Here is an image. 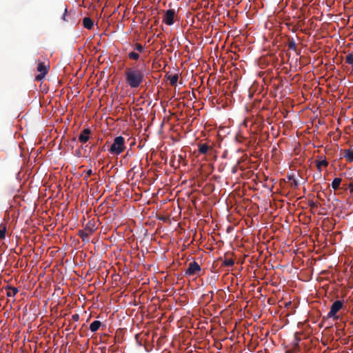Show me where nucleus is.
<instances>
[{"label": "nucleus", "mask_w": 353, "mask_h": 353, "mask_svg": "<svg viewBox=\"0 0 353 353\" xmlns=\"http://www.w3.org/2000/svg\"><path fill=\"white\" fill-rule=\"evenodd\" d=\"M39 74L35 77V80L40 81L44 79L49 70V65L43 62H39L37 68Z\"/></svg>", "instance_id": "nucleus-4"}, {"label": "nucleus", "mask_w": 353, "mask_h": 353, "mask_svg": "<svg viewBox=\"0 0 353 353\" xmlns=\"http://www.w3.org/2000/svg\"><path fill=\"white\" fill-rule=\"evenodd\" d=\"M345 62L348 64H353V55L352 54L346 56Z\"/></svg>", "instance_id": "nucleus-20"}, {"label": "nucleus", "mask_w": 353, "mask_h": 353, "mask_svg": "<svg viewBox=\"0 0 353 353\" xmlns=\"http://www.w3.org/2000/svg\"><path fill=\"white\" fill-rule=\"evenodd\" d=\"M201 271L200 265L196 262H191L188 269L185 270V275L187 276H194L199 274Z\"/></svg>", "instance_id": "nucleus-5"}, {"label": "nucleus", "mask_w": 353, "mask_h": 353, "mask_svg": "<svg viewBox=\"0 0 353 353\" xmlns=\"http://www.w3.org/2000/svg\"><path fill=\"white\" fill-rule=\"evenodd\" d=\"M299 346L296 343L292 349L287 350L285 353H299Z\"/></svg>", "instance_id": "nucleus-17"}, {"label": "nucleus", "mask_w": 353, "mask_h": 353, "mask_svg": "<svg viewBox=\"0 0 353 353\" xmlns=\"http://www.w3.org/2000/svg\"><path fill=\"white\" fill-rule=\"evenodd\" d=\"M101 323L99 321H94L90 325V330L92 332H95L99 329V327H101Z\"/></svg>", "instance_id": "nucleus-11"}, {"label": "nucleus", "mask_w": 353, "mask_h": 353, "mask_svg": "<svg viewBox=\"0 0 353 353\" xmlns=\"http://www.w3.org/2000/svg\"><path fill=\"white\" fill-rule=\"evenodd\" d=\"M83 25L85 28L90 30L93 27V21L89 17H85L83 20Z\"/></svg>", "instance_id": "nucleus-10"}, {"label": "nucleus", "mask_w": 353, "mask_h": 353, "mask_svg": "<svg viewBox=\"0 0 353 353\" xmlns=\"http://www.w3.org/2000/svg\"><path fill=\"white\" fill-rule=\"evenodd\" d=\"M135 49L139 52H142L143 50V47L140 43H137L135 46Z\"/></svg>", "instance_id": "nucleus-21"}, {"label": "nucleus", "mask_w": 353, "mask_h": 353, "mask_svg": "<svg viewBox=\"0 0 353 353\" xmlns=\"http://www.w3.org/2000/svg\"><path fill=\"white\" fill-rule=\"evenodd\" d=\"M127 84L132 88L139 87L144 79V72L137 67L127 68L125 70Z\"/></svg>", "instance_id": "nucleus-1"}, {"label": "nucleus", "mask_w": 353, "mask_h": 353, "mask_svg": "<svg viewBox=\"0 0 353 353\" xmlns=\"http://www.w3.org/2000/svg\"><path fill=\"white\" fill-rule=\"evenodd\" d=\"M234 261L232 259H226L224 260L223 264L224 266L231 267L234 265Z\"/></svg>", "instance_id": "nucleus-18"}, {"label": "nucleus", "mask_w": 353, "mask_h": 353, "mask_svg": "<svg viewBox=\"0 0 353 353\" xmlns=\"http://www.w3.org/2000/svg\"><path fill=\"white\" fill-rule=\"evenodd\" d=\"M86 174H87V176H90V175H92V170H89L86 172Z\"/></svg>", "instance_id": "nucleus-22"}, {"label": "nucleus", "mask_w": 353, "mask_h": 353, "mask_svg": "<svg viewBox=\"0 0 353 353\" xmlns=\"http://www.w3.org/2000/svg\"><path fill=\"white\" fill-rule=\"evenodd\" d=\"M125 150V139L119 136L114 139L113 143L109 148V152L112 155H119Z\"/></svg>", "instance_id": "nucleus-2"}, {"label": "nucleus", "mask_w": 353, "mask_h": 353, "mask_svg": "<svg viewBox=\"0 0 353 353\" xmlns=\"http://www.w3.org/2000/svg\"><path fill=\"white\" fill-rule=\"evenodd\" d=\"M316 163L319 172H321L322 168H326L328 165V161L326 159H320L316 161Z\"/></svg>", "instance_id": "nucleus-8"}, {"label": "nucleus", "mask_w": 353, "mask_h": 353, "mask_svg": "<svg viewBox=\"0 0 353 353\" xmlns=\"http://www.w3.org/2000/svg\"><path fill=\"white\" fill-rule=\"evenodd\" d=\"M344 301L341 300L335 301L331 305L330 310L327 314V319H332L333 320H339V316L337 313L343 307Z\"/></svg>", "instance_id": "nucleus-3"}, {"label": "nucleus", "mask_w": 353, "mask_h": 353, "mask_svg": "<svg viewBox=\"0 0 353 353\" xmlns=\"http://www.w3.org/2000/svg\"><path fill=\"white\" fill-rule=\"evenodd\" d=\"M128 57L133 60H137L139 59V54L134 52H131L128 54Z\"/></svg>", "instance_id": "nucleus-19"}, {"label": "nucleus", "mask_w": 353, "mask_h": 353, "mask_svg": "<svg viewBox=\"0 0 353 353\" xmlns=\"http://www.w3.org/2000/svg\"><path fill=\"white\" fill-rule=\"evenodd\" d=\"M167 79L169 81L170 85H175L176 84V83H177L178 79H179V76L176 74H173V75H169L167 77Z\"/></svg>", "instance_id": "nucleus-12"}, {"label": "nucleus", "mask_w": 353, "mask_h": 353, "mask_svg": "<svg viewBox=\"0 0 353 353\" xmlns=\"http://www.w3.org/2000/svg\"><path fill=\"white\" fill-rule=\"evenodd\" d=\"M90 130L88 128L84 129L79 137V140L81 143H86L89 139H90Z\"/></svg>", "instance_id": "nucleus-7"}, {"label": "nucleus", "mask_w": 353, "mask_h": 353, "mask_svg": "<svg viewBox=\"0 0 353 353\" xmlns=\"http://www.w3.org/2000/svg\"><path fill=\"white\" fill-rule=\"evenodd\" d=\"M18 292V289L14 287H8L7 289L6 294L8 296H14Z\"/></svg>", "instance_id": "nucleus-14"}, {"label": "nucleus", "mask_w": 353, "mask_h": 353, "mask_svg": "<svg viewBox=\"0 0 353 353\" xmlns=\"http://www.w3.org/2000/svg\"><path fill=\"white\" fill-rule=\"evenodd\" d=\"M7 231V226L6 223H1L0 225V239H4Z\"/></svg>", "instance_id": "nucleus-13"}, {"label": "nucleus", "mask_w": 353, "mask_h": 353, "mask_svg": "<svg viewBox=\"0 0 353 353\" xmlns=\"http://www.w3.org/2000/svg\"><path fill=\"white\" fill-rule=\"evenodd\" d=\"M210 149V147L206 143L200 144L199 145V152L201 154H206Z\"/></svg>", "instance_id": "nucleus-16"}, {"label": "nucleus", "mask_w": 353, "mask_h": 353, "mask_svg": "<svg viewBox=\"0 0 353 353\" xmlns=\"http://www.w3.org/2000/svg\"><path fill=\"white\" fill-rule=\"evenodd\" d=\"M345 159L349 162L353 161V149H348L344 151L343 154Z\"/></svg>", "instance_id": "nucleus-9"}, {"label": "nucleus", "mask_w": 353, "mask_h": 353, "mask_svg": "<svg viewBox=\"0 0 353 353\" xmlns=\"http://www.w3.org/2000/svg\"><path fill=\"white\" fill-rule=\"evenodd\" d=\"M342 179L341 178H335L332 182L331 186L335 190H337L341 183Z\"/></svg>", "instance_id": "nucleus-15"}, {"label": "nucleus", "mask_w": 353, "mask_h": 353, "mask_svg": "<svg viewBox=\"0 0 353 353\" xmlns=\"http://www.w3.org/2000/svg\"><path fill=\"white\" fill-rule=\"evenodd\" d=\"M175 16V11L174 10H168L165 12L163 22L168 25L171 26L174 23V19Z\"/></svg>", "instance_id": "nucleus-6"}]
</instances>
